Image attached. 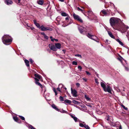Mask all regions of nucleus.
Wrapping results in <instances>:
<instances>
[{"label": "nucleus", "mask_w": 129, "mask_h": 129, "mask_svg": "<svg viewBox=\"0 0 129 129\" xmlns=\"http://www.w3.org/2000/svg\"><path fill=\"white\" fill-rule=\"evenodd\" d=\"M3 42L6 45L11 44L12 41V38L8 35H4L2 38Z\"/></svg>", "instance_id": "f257e3e1"}, {"label": "nucleus", "mask_w": 129, "mask_h": 129, "mask_svg": "<svg viewBox=\"0 0 129 129\" xmlns=\"http://www.w3.org/2000/svg\"><path fill=\"white\" fill-rule=\"evenodd\" d=\"M120 20L117 18L112 17L110 19V23L111 26L114 28L118 25Z\"/></svg>", "instance_id": "f03ea898"}, {"label": "nucleus", "mask_w": 129, "mask_h": 129, "mask_svg": "<svg viewBox=\"0 0 129 129\" xmlns=\"http://www.w3.org/2000/svg\"><path fill=\"white\" fill-rule=\"evenodd\" d=\"M101 85L105 91L108 92L109 93L111 92L110 87L109 85L106 84L104 82H101Z\"/></svg>", "instance_id": "7ed1b4c3"}, {"label": "nucleus", "mask_w": 129, "mask_h": 129, "mask_svg": "<svg viewBox=\"0 0 129 129\" xmlns=\"http://www.w3.org/2000/svg\"><path fill=\"white\" fill-rule=\"evenodd\" d=\"M117 59L118 60L120 61L121 63L124 65L125 67V70L128 71V69L127 67V64H126L127 63L126 61L124 60L123 58L120 56H119Z\"/></svg>", "instance_id": "20e7f679"}, {"label": "nucleus", "mask_w": 129, "mask_h": 129, "mask_svg": "<svg viewBox=\"0 0 129 129\" xmlns=\"http://www.w3.org/2000/svg\"><path fill=\"white\" fill-rule=\"evenodd\" d=\"M119 28L122 33H124L125 32L128 28V27L125 25L123 23L121 22V25L119 27Z\"/></svg>", "instance_id": "39448f33"}, {"label": "nucleus", "mask_w": 129, "mask_h": 129, "mask_svg": "<svg viewBox=\"0 0 129 129\" xmlns=\"http://www.w3.org/2000/svg\"><path fill=\"white\" fill-rule=\"evenodd\" d=\"M73 17L75 20H76L81 23L83 22V21L81 18L78 15L74 13L73 14Z\"/></svg>", "instance_id": "423d86ee"}, {"label": "nucleus", "mask_w": 129, "mask_h": 129, "mask_svg": "<svg viewBox=\"0 0 129 129\" xmlns=\"http://www.w3.org/2000/svg\"><path fill=\"white\" fill-rule=\"evenodd\" d=\"M87 35L88 38L91 39L93 40L96 42H99V41L98 38L95 36L91 35L89 33H88Z\"/></svg>", "instance_id": "0eeeda50"}, {"label": "nucleus", "mask_w": 129, "mask_h": 129, "mask_svg": "<svg viewBox=\"0 0 129 129\" xmlns=\"http://www.w3.org/2000/svg\"><path fill=\"white\" fill-rule=\"evenodd\" d=\"M40 29L42 31H44L48 30L51 31L52 30V29L51 28L48 27H44L43 25L40 26Z\"/></svg>", "instance_id": "6e6552de"}, {"label": "nucleus", "mask_w": 129, "mask_h": 129, "mask_svg": "<svg viewBox=\"0 0 129 129\" xmlns=\"http://www.w3.org/2000/svg\"><path fill=\"white\" fill-rule=\"evenodd\" d=\"M78 29L81 33L84 31L86 32L87 31L85 28L82 26H80L78 27Z\"/></svg>", "instance_id": "1a4fd4ad"}, {"label": "nucleus", "mask_w": 129, "mask_h": 129, "mask_svg": "<svg viewBox=\"0 0 129 129\" xmlns=\"http://www.w3.org/2000/svg\"><path fill=\"white\" fill-rule=\"evenodd\" d=\"M49 47L52 50L54 51L57 50V48L56 47L55 45H54L51 44L49 45Z\"/></svg>", "instance_id": "9d476101"}, {"label": "nucleus", "mask_w": 129, "mask_h": 129, "mask_svg": "<svg viewBox=\"0 0 129 129\" xmlns=\"http://www.w3.org/2000/svg\"><path fill=\"white\" fill-rule=\"evenodd\" d=\"M71 93L72 94L73 96L76 97L77 96V92L75 89H73L72 88H71Z\"/></svg>", "instance_id": "9b49d317"}, {"label": "nucleus", "mask_w": 129, "mask_h": 129, "mask_svg": "<svg viewBox=\"0 0 129 129\" xmlns=\"http://www.w3.org/2000/svg\"><path fill=\"white\" fill-rule=\"evenodd\" d=\"M4 2L5 4L8 5H12L13 3L12 0H5Z\"/></svg>", "instance_id": "f8f14e48"}, {"label": "nucleus", "mask_w": 129, "mask_h": 129, "mask_svg": "<svg viewBox=\"0 0 129 129\" xmlns=\"http://www.w3.org/2000/svg\"><path fill=\"white\" fill-rule=\"evenodd\" d=\"M34 78L35 79V81L36 84L38 85L41 88L42 87V85H41L39 82H38L39 80L38 79H37L36 78Z\"/></svg>", "instance_id": "ddd939ff"}, {"label": "nucleus", "mask_w": 129, "mask_h": 129, "mask_svg": "<svg viewBox=\"0 0 129 129\" xmlns=\"http://www.w3.org/2000/svg\"><path fill=\"white\" fill-rule=\"evenodd\" d=\"M70 115L71 117L74 119L75 122H77L78 119L77 117L75 116V115L72 114H70Z\"/></svg>", "instance_id": "4468645a"}, {"label": "nucleus", "mask_w": 129, "mask_h": 129, "mask_svg": "<svg viewBox=\"0 0 129 129\" xmlns=\"http://www.w3.org/2000/svg\"><path fill=\"white\" fill-rule=\"evenodd\" d=\"M61 15L63 16L64 17H66L67 16H68L69 14L66 13L64 12L63 11H62L61 12Z\"/></svg>", "instance_id": "2eb2a0df"}, {"label": "nucleus", "mask_w": 129, "mask_h": 129, "mask_svg": "<svg viewBox=\"0 0 129 129\" xmlns=\"http://www.w3.org/2000/svg\"><path fill=\"white\" fill-rule=\"evenodd\" d=\"M55 45L57 49H59L60 48L61 45L59 43H56L55 44Z\"/></svg>", "instance_id": "dca6fc26"}, {"label": "nucleus", "mask_w": 129, "mask_h": 129, "mask_svg": "<svg viewBox=\"0 0 129 129\" xmlns=\"http://www.w3.org/2000/svg\"><path fill=\"white\" fill-rule=\"evenodd\" d=\"M52 107L54 109L58 111H59V110L57 108V107L54 104L52 105Z\"/></svg>", "instance_id": "f3484780"}, {"label": "nucleus", "mask_w": 129, "mask_h": 129, "mask_svg": "<svg viewBox=\"0 0 129 129\" xmlns=\"http://www.w3.org/2000/svg\"><path fill=\"white\" fill-rule=\"evenodd\" d=\"M35 77L39 79L40 80L41 79V76L37 74H35Z\"/></svg>", "instance_id": "a211bd4d"}, {"label": "nucleus", "mask_w": 129, "mask_h": 129, "mask_svg": "<svg viewBox=\"0 0 129 129\" xmlns=\"http://www.w3.org/2000/svg\"><path fill=\"white\" fill-rule=\"evenodd\" d=\"M84 97L87 101H90L91 99L89 97V96H88L86 94H85Z\"/></svg>", "instance_id": "6ab92c4d"}, {"label": "nucleus", "mask_w": 129, "mask_h": 129, "mask_svg": "<svg viewBox=\"0 0 129 129\" xmlns=\"http://www.w3.org/2000/svg\"><path fill=\"white\" fill-rule=\"evenodd\" d=\"M13 119L15 121L17 122L18 123H20V122H21L20 120L19 119H18L17 117H14Z\"/></svg>", "instance_id": "aec40b11"}, {"label": "nucleus", "mask_w": 129, "mask_h": 129, "mask_svg": "<svg viewBox=\"0 0 129 129\" xmlns=\"http://www.w3.org/2000/svg\"><path fill=\"white\" fill-rule=\"evenodd\" d=\"M44 3L43 0H39L37 1V3L39 4L42 5Z\"/></svg>", "instance_id": "412c9836"}, {"label": "nucleus", "mask_w": 129, "mask_h": 129, "mask_svg": "<svg viewBox=\"0 0 129 129\" xmlns=\"http://www.w3.org/2000/svg\"><path fill=\"white\" fill-rule=\"evenodd\" d=\"M108 34L109 35V36L112 38L113 39H114V36L112 35V33L110 31H108Z\"/></svg>", "instance_id": "4be33fe9"}, {"label": "nucleus", "mask_w": 129, "mask_h": 129, "mask_svg": "<svg viewBox=\"0 0 129 129\" xmlns=\"http://www.w3.org/2000/svg\"><path fill=\"white\" fill-rule=\"evenodd\" d=\"M86 13L89 16H90L91 15H93V13L90 10L87 11Z\"/></svg>", "instance_id": "5701e85b"}, {"label": "nucleus", "mask_w": 129, "mask_h": 129, "mask_svg": "<svg viewBox=\"0 0 129 129\" xmlns=\"http://www.w3.org/2000/svg\"><path fill=\"white\" fill-rule=\"evenodd\" d=\"M24 62L27 66L28 67H29V61L25 59V60Z\"/></svg>", "instance_id": "b1692460"}, {"label": "nucleus", "mask_w": 129, "mask_h": 129, "mask_svg": "<svg viewBox=\"0 0 129 129\" xmlns=\"http://www.w3.org/2000/svg\"><path fill=\"white\" fill-rule=\"evenodd\" d=\"M64 101L66 103H68L69 104H70L72 103L71 101L69 100L66 99L64 100Z\"/></svg>", "instance_id": "393cba45"}, {"label": "nucleus", "mask_w": 129, "mask_h": 129, "mask_svg": "<svg viewBox=\"0 0 129 129\" xmlns=\"http://www.w3.org/2000/svg\"><path fill=\"white\" fill-rule=\"evenodd\" d=\"M116 41L119 43V44L121 46L123 45V43L118 39L116 40Z\"/></svg>", "instance_id": "a878e982"}, {"label": "nucleus", "mask_w": 129, "mask_h": 129, "mask_svg": "<svg viewBox=\"0 0 129 129\" xmlns=\"http://www.w3.org/2000/svg\"><path fill=\"white\" fill-rule=\"evenodd\" d=\"M72 102L75 104L77 105L80 104L79 102L75 100H73L72 101Z\"/></svg>", "instance_id": "bb28decb"}, {"label": "nucleus", "mask_w": 129, "mask_h": 129, "mask_svg": "<svg viewBox=\"0 0 129 129\" xmlns=\"http://www.w3.org/2000/svg\"><path fill=\"white\" fill-rule=\"evenodd\" d=\"M61 19V17L60 16H58L56 19V20L58 22L59 24V22L60 21Z\"/></svg>", "instance_id": "cd10ccee"}, {"label": "nucleus", "mask_w": 129, "mask_h": 129, "mask_svg": "<svg viewBox=\"0 0 129 129\" xmlns=\"http://www.w3.org/2000/svg\"><path fill=\"white\" fill-rule=\"evenodd\" d=\"M28 127L29 128H31V129H36L34 128L32 125H28Z\"/></svg>", "instance_id": "c85d7f7f"}, {"label": "nucleus", "mask_w": 129, "mask_h": 129, "mask_svg": "<svg viewBox=\"0 0 129 129\" xmlns=\"http://www.w3.org/2000/svg\"><path fill=\"white\" fill-rule=\"evenodd\" d=\"M66 17H67L65 18V20L66 21L68 22L69 21V19H70V17L69 15H68V16H67Z\"/></svg>", "instance_id": "c756f323"}, {"label": "nucleus", "mask_w": 129, "mask_h": 129, "mask_svg": "<svg viewBox=\"0 0 129 129\" xmlns=\"http://www.w3.org/2000/svg\"><path fill=\"white\" fill-rule=\"evenodd\" d=\"M53 90L54 92L55 93V95H56L57 94V93L55 88H53Z\"/></svg>", "instance_id": "7c9ffc66"}, {"label": "nucleus", "mask_w": 129, "mask_h": 129, "mask_svg": "<svg viewBox=\"0 0 129 129\" xmlns=\"http://www.w3.org/2000/svg\"><path fill=\"white\" fill-rule=\"evenodd\" d=\"M84 127L86 128V129H89L90 128L87 125H86L84 124Z\"/></svg>", "instance_id": "2f4dec72"}, {"label": "nucleus", "mask_w": 129, "mask_h": 129, "mask_svg": "<svg viewBox=\"0 0 129 129\" xmlns=\"http://www.w3.org/2000/svg\"><path fill=\"white\" fill-rule=\"evenodd\" d=\"M40 29V25L38 23H36L35 24Z\"/></svg>", "instance_id": "473e14b6"}, {"label": "nucleus", "mask_w": 129, "mask_h": 129, "mask_svg": "<svg viewBox=\"0 0 129 129\" xmlns=\"http://www.w3.org/2000/svg\"><path fill=\"white\" fill-rule=\"evenodd\" d=\"M101 12L103 14H104L105 15H106V14H107V13H106V11L105 10H102V11H101Z\"/></svg>", "instance_id": "72a5a7b5"}, {"label": "nucleus", "mask_w": 129, "mask_h": 129, "mask_svg": "<svg viewBox=\"0 0 129 129\" xmlns=\"http://www.w3.org/2000/svg\"><path fill=\"white\" fill-rule=\"evenodd\" d=\"M72 64L74 65H77V63L76 61H74L73 62Z\"/></svg>", "instance_id": "f704fd0d"}, {"label": "nucleus", "mask_w": 129, "mask_h": 129, "mask_svg": "<svg viewBox=\"0 0 129 129\" xmlns=\"http://www.w3.org/2000/svg\"><path fill=\"white\" fill-rule=\"evenodd\" d=\"M59 99H60V101L61 102H62L63 101V98L62 96H60Z\"/></svg>", "instance_id": "c9c22d12"}, {"label": "nucleus", "mask_w": 129, "mask_h": 129, "mask_svg": "<svg viewBox=\"0 0 129 129\" xmlns=\"http://www.w3.org/2000/svg\"><path fill=\"white\" fill-rule=\"evenodd\" d=\"M63 87V85L61 84H60L59 85V87H60L61 89Z\"/></svg>", "instance_id": "e433bc0d"}, {"label": "nucleus", "mask_w": 129, "mask_h": 129, "mask_svg": "<svg viewBox=\"0 0 129 129\" xmlns=\"http://www.w3.org/2000/svg\"><path fill=\"white\" fill-rule=\"evenodd\" d=\"M19 116L20 117V119L22 120H25V118L21 116Z\"/></svg>", "instance_id": "4c0bfd02"}, {"label": "nucleus", "mask_w": 129, "mask_h": 129, "mask_svg": "<svg viewBox=\"0 0 129 129\" xmlns=\"http://www.w3.org/2000/svg\"><path fill=\"white\" fill-rule=\"evenodd\" d=\"M79 125L81 127H84V125L82 123H79Z\"/></svg>", "instance_id": "58836bf2"}, {"label": "nucleus", "mask_w": 129, "mask_h": 129, "mask_svg": "<svg viewBox=\"0 0 129 129\" xmlns=\"http://www.w3.org/2000/svg\"><path fill=\"white\" fill-rule=\"evenodd\" d=\"M78 10L79 11H81L82 13H83V10L81 9H78Z\"/></svg>", "instance_id": "ea45409f"}, {"label": "nucleus", "mask_w": 129, "mask_h": 129, "mask_svg": "<svg viewBox=\"0 0 129 129\" xmlns=\"http://www.w3.org/2000/svg\"><path fill=\"white\" fill-rule=\"evenodd\" d=\"M122 106L123 108L125 110H127V107H125V106L123 105H121Z\"/></svg>", "instance_id": "a19ab883"}, {"label": "nucleus", "mask_w": 129, "mask_h": 129, "mask_svg": "<svg viewBox=\"0 0 129 129\" xmlns=\"http://www.w3.org/2000/svg\"><path fill=\"white\" fill-rule=\"evenodd\" d=\"M75 55L76 56L79 57H80L81 58L82 57L81 56L80 54H76V55Z\"/></svg>", "instance_id": "79ce46f5"}, {"label": "nucleus", "mask_w": 129, "mask_h": 129, "mask_svg": "<svg viewBox=\"0 0 129 129\" xmlns=\"http://www.w3.org/2000/svg\"><path fill=\"white\" fill-rule=\"evenodd\" d=\"M60 111L62 113H66L67 112L66 111H65V110H62L61 111Z\"/></svg>", "instance_id": "37998d69"}, {"label": "nucleus", "mask_w": 129, "mask_h": 129, "mask_svg": "<svg viewBox=\"0 0 129 129\" xmlns=\"http://www.w3.org/2000/svg\"><path fill=\"white\" fill-rule=\"evenodd\" d=\"M105 42L107 44H109L110 43V41H109L108 40H106Z\"/></svg>", "instance_id": "c03bdc74"}, {"label": "nucleus", "mask_w": 129, "mask_h": 129, "mask_svg": "<svg viewBox=\"0 0 129 129\" xmlns=\"http://www.w3.org/2000/svg\"><path fill=\"white\" fill-rule=\"evenodd\" d=\"M44 38L45 39H48V37L46 36V35H45V36H44Z\"/></svg>", "instance_id": "a18cd8bd"}, {"label": "nucleus", "mask_w": 129, "mask_h": 129, "mask_svg": "<svg viewBox=\"0 0 129 129\" xmlns=\"http://www.w3.org/2000/svg\"><path fill=\"white\" fill-rule=\"evenodd\" d=\"M76 86L78 87H79V86H80V84L79 83H76Z\"/></svg>", "instance_id": "49530a36"}, {"label": "nucleus", "mask_w": 129, "mask_h": 129, "mask_svg": "<svg viewBox=\"0 0 129 129\" xmlns=\"http://www.w3.org/2000/svg\"><path fill=\"white\" fill-rule=\"evenodd\" d=\"M78 68L80 70V71H81V70L82 69V68L81 66H78Z\"/></svg>", "instance_id": "de8ad7c7"}, {"label": "nucleus", "mask_w": 129, "mask_h": 129, "mask_svg": "<svg viewBox=\"0 0 129 129\" xmlns=\"http://www.w3.org/2000/svg\"><path fill=\"white\" fill-rule=\"evenodd\" d=\"M29 61L31 63H33V62H34V61L31 59H29Z\"/></svg>", "instance_id": "09e8293b"}, {"label": "nucleus", "mask_w": 129, "mask_h": 129, "mask_svg": "<svg viewBox=\"0 0 129 129\" xmlns=\"http://www.w3.org/2000/svg\"><path fill=\"white\" fill-rule=\"evenodd\" d=\"M85 72L86 73V74L88 75H90V74L89 72H88L87 71H86Z\"/></svg>", "instance_id": "8fccbe9b"}, {"label": "nucleus", "mask_w": 129, "mask_h": 129, "mask_svg": "<svg viewBox=\"0 0 129 129\" xmlns=\"http://www.w3.org/2000/svg\"><path fill=\"white\" fill-rule=\"evenodd\" d=\"M95 81L96 83L98 84L99 83V82L98 81V79H95Z\"/></svg>", "instance_id": "3c124183"}, {"label": "nucleus", "mask_w": 129, "mask_h": 129, "mask_svg": "<svg viewBox=\"0 0 129 129\" xmlns=\"http://www.w3.org/2000/svg\"><path fill=\"white\" fill-rule=\"evenodd\" d=\"M57 90H58V91L60 92H61L60 90V87H58L57 88Z\"/></svg>", "instance_id": "603ef678"}, {"label": "nucleus", "mask_w": 129, "mask_h": 129, "mask_svg": "<svg viewBox=\"0 0 129 129\" xmlns=\"http://www.w3.org/2000/svg\"><path fill=\"white\" fill-rule=\"evenodd\" d=\"M50 39H51V41H54V39H52V37L50 36Z\"/></svg>", "instance_id": "864d4df0"}, {"label": "nucleus", "mask_w": 129, "mask_h": 129, "mask_svg": "<svg viewBox=\"0 0 129 129\" xmlns=\"http://www.w3.org/2000/svg\"><path fill=\"white\" fill-rule=\"evenodd\" d=\"M41 34L42 35H43L44 36L46 35L45 33L43 32L41 33Z\"/></svg>", "instance_id": "5fc2aeb1"}, {"label": "nucleus", "mask_w": 129, "mask_h": 129, "mask_svg": "<svg viewBox=\"0 0 129 129\" xmlns=\"http://www.w3.org/2000/svg\"><path fill=\"white\" fill-rule=\"evenodd\" d=\"M83 79L84 80L85 82H86L87 81V79L85 78H83Z\"/></svg>", "instance_id": "6e6d98bb"}, {"label": "nucleus", "mask_w": 129, "mask_h": 129, "mask_svg": "<svg viewBox=\"0 0 129 129\" xmlns=\"http://www.w3.org/2000/svg\"><path fill=\"white\" fill-rule=\"evenodd\" d=\"M34 24H36V23H37L36 22V20H34Z\"/></svg>", "instance_id": "4d7b16f0"}, {"label": "nucleus", "mask_w": 129, "mask_h": 129, "mask_svg": "<svg viewBox=\"0 0 129 129\" xmlns=\"http://www.w3.org/2000/svg\"><path fill=\"white\" fill-rule=\"evenodd\" d=\"M21 0H18L17 3L18 4V3H20Z\"/></svg>", "instance_id": "13d9d810"}, {"label": "nucleus", "mask_w": 129, "mask_h": 129, "mask_svg": "<svg viewBox=\"0 0 129 129\" xmlns=\"http://www.w3.org/2000/svg\"><path fill=\"white\" fill-rule=\"evenodd\" d=\"M54 40H55L56 41H58V39H54Z\"/></svg>", "instance_id": "bf43d9fd"}, {"label": "nucleus", "mask_w": 129, "mask_h": 129, "mask_svg": "<svg viewBox=\"0 0 129 129\" xmlns=\"http://www.w3.org/2000/svg\"><path fill=\"white\" fill-rule=\"evenodd\" d=\"M98 113L99 114H101L100 112V111H98Z\"/></svg>", "instance_id": "052dcab7"}, {"label": "nucleus", "mask_w": 129, "mask_h": 129, "mask_svg": "<svg viewBox=\"0 0 129 129\" xmlns=\"http://www.w3.org/2000/svg\"><path fill=\"white\" fill-rule=\"evenodd\" d=\"M59 1L61 2H63L64 1V0H59Z\"/></svg>", "instance_id": "680f3d73"}, {"label": "nucleus", "mask_w": 129, "mask_h": 129, "mask_svg": "<svg viewBox=\"0 0 129 129\" xmlns=\"http://www.w3.org/2000/svg\"><path fill=\"white\" fill-rule=\"evenodd\" d=\"M31 29L33 30V29H34V27H31Z\"/></svg>", "instance_id": "e2e57ef3"}, {"label": "nucleus", "mask_w": 129, "mask_h": 129, "mask_svg": "<svg viewBox=\"0 0 129 129\" xmlns=\"http://www.w3.org/2000/svg\"><path fill=\"white\" fill-rule=\"evenodd\" d=\"M119 129H122L121 127V126H120L119 127Z\"/></svg>", "instance_id": "0e129e2a"}, {"label": "nucleus", "mask_w": 129, "mask_h": 129, "mask_svg": "<svg viewBox=\"0 0 129 129\" xmlns=\"http://www.w3.org/2000/svg\"><path fill=\"white\" fill-rule=\"evenodd\" d=\"M111 5H113V7H115L114 5V4L113 3L111 4Z\"/></svg>", "instance_id": "69168bd1"}, {"label": "nucleus", "mask_w": 129, "mask_h": 129, "mask_svg": "<svg viewBox=\"0 0 129 129\" xmlns=\"http://www.w3.org/2000/svg\"><path fill=\"white\" fill-rule=\"evenodd\" d=\"M50 9H49V8H48V9H47V11H49V10H50Z\"/></svg>", "instance_id": "338daca9"}, {"label": "nucleus", "mask_w": 129, "mask_h": 129, "mask_svg": "<svg viewBox=\"0 0 129 129\" xmlns=\"http://www.w3.org/2000/svg\"><path fill=\"white\" fill-rule=\"evenodd\" d=\"M97 75L98 77H99V74H98L96 73H95Z\"/></svg>", "instance_id": "774afa93"}]
</instances>
